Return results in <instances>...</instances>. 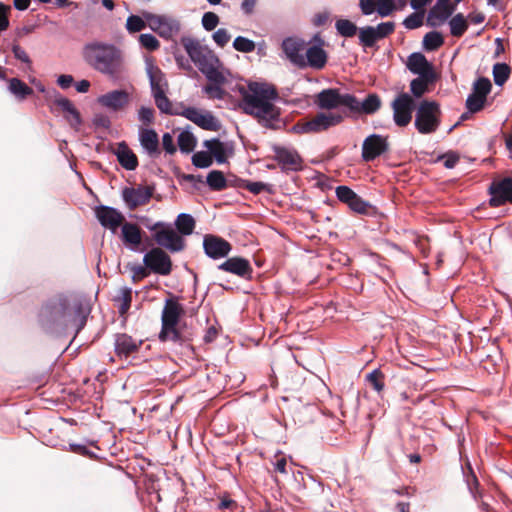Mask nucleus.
<instances>
[{"label": "nucleus", "mask_w": 512, "mask_h": 512, "mask_svg": "<svg viewBox=\"0 0 512 512\" xmlns=\"http://www.w3.org/2000/svg\"><path fill=\"white\" fill-rule=\"evenodd\" d=\"M87 312L79 302L70 303L64 296L50 299L39 313L41 326L52 331L55 328H74L79 332L86 324Z\"/></svg>", "instance_id": "obj_1"}, {"label": "nucleus", "mask_w": 512, "mask_h": 512, "mask_svg": "<svg viewBox=\"0 0 512 512\" xmlns=\"http://www.w3.org/2000/svg\"><path fill=\"white\" fill-rule=\"evenodd\" d=\"M241 107L247 114L253 115L260 123L270 126L279 116V109L272 103L277 98L275 88L266 83L251 82L247 89L241 90Z\"/></svg>", "instance_id": "obj_2"}, {"label": "nucleus", "mask_w": 512, "mask_h": 512, "mask_svg": "<svg viewBox=\"0 0 512 512\" xmlns=\"http://www.w3.org/2000/svg\"><path fill=\"white\" fill-rule=\"evenodd\" d=\"M82 57L91 68L112 79H118L124 72L123 53L113 44L89 42L83 47Z\"/></svg>", "instance_id": "obj_3"}, {"label": "nucleus", "mask_w": 512, "mask_h": 512, "mask_svg": "<svg viewBox=\"0 0 512 512\" xmlns=\"http://www.w3.org/2000/svg\"><path fill=\"white\" fill-rule=\"evenodd\" d=\"M181 44L190 59L209 81L224 83L225 77L217 68L219 60L213 51L202 45L199 40L191 37L182 38Z\"/></svg>", "instance_id": "obj_4"}, {"label": "nucleus", "mask_w": 512, "mask_h": 512, "mask_svg": "<svg viewBox=\"0 0 512 512\" xmlns=\"http://www.w3.org/2000/svg\"><path fill=\"white\" fill-rule=\"evenodd\" d=\"M183 314L184 307L177 299L168 298L165 300L161 314L160 341H171L176 344H184L190 341V336L180 327V319Z\"/></svg>", "instance_id": "obj_5"}, {"label": "nucleus", "mask_w": 512, "mask_h": 512, "mask_svg": "<svg viewBox=\"0 0 512 512\" xmlns=\"http://www.w3.org/2000/svg\"><path fill=\"white\" fill-rule=\"evenodd\" d=\"M325 47V40L319 34H316L307 44L304 52L299 49L290 51V62L300 68L310 67L314 70H322L328 61V53Z\"/></svg>", "instance_id": "obj_6"}, {"label": "nucleus", "mask_w": 512, "mask_h": 512, "mask_svg": "<svg viewBox=\"0 0 512 512\" xmlns=\"http://www.w3.org/2000/svg\"><path fill=\"white\" fill-rule=\"evenodd\" d=\"M146 227L153 233V239L162 249H166L171 253L181 252L186 247L185 239L166 222H156Z\"/></svg>", "instance_id": "obj_7"}, {"label": "nucleus", "mask_w": 512, "mask_h": 512, "mask_svg": "<svg viewBox=\"0 0 512 512\" xmlns=\"http://www.w3.org/2000/svg\"><path fill=\"white\" fill-rule=\"evenodd\" d=\"M441 109L436 101L423 100L415 115V127L421 134L434 133L441 123Z\"/></svg>", "instance_id": "obj_8"}, {"label": "nucleus", "mask_w": 512, "mask_h": 512, "mask_svg": "<svg viewBox=\"0 0 512 512\" xmlns=\"http://www.w3.org/2000/svg\"><path fill=\"white\" fill-rule=\"evenodd\" d=\"M343 119V116L337 112H321L310 120L303 119L297 122L292 130L298 134L319 133L340 124Z\"/></svg>", "instance_id": "obj_9"}, {"label": "nucleus", "mask_w": 512, "mask_h": 512, "mask_svg": "<svg viewBox=\"0 0 512 512\" xmlns=\"http://www.w3.org/2000/svg\"><path fill=\"white\" fill-rule=\"evenodd\" d=\"M353 95L351 94H340L338 89H324L316 95L315 104L320 109L332 110L339 106H345L349 108L353 103Z\"/></svg>", "instance_id": "obj_10"}, {"label": "nucleus", "mask_w": 512, "mask_h": 512, "mask_svg": "<svg viewBox=\"0 0 512 512\" xmlns=\"http://www.w3.org/2000/svg\"><path fill=\"white\" fill-rule=\"evenodd\" d=\"M145 19L149 28L162 38L170 39L180 31L179 21L172 17L146 14Z\"/></svg>", "instance_id": "obj_11"}, {"label": "nucleus", "mask_w": 512, "mask_h": 512, "mask_svg": "<svg viewBox=\"0 0 512 512\" xmlns=\"http://www.w3.org/2000/svg\"><path fill=\"white\" fill-rule=\"evenodd\" d=\"M144 265L156 274L169 275L172 271L170 256L160 247H154L143 257Z\"/></svg>", "instance_id": "obj_12"}, {"label": "nucleus", "mask_w": 512, "mask_h": 512, "mask_svg": "<svg viewBox=\"0 0 512 512\" xmlns=\"http://www.w3.org/2000/svg\"><path fill=\"white\" fill-rule=\"evenodd\" d=\"M393 118L400 127L407 126L412 119L414 100L407 93L398 95L392 103Z\"/></svg>", "instance_id": "obj_13"}, {"label": "nucleus", "mask_w": 512, "mask_h": 512, "mask_svg": "<svg viewBox=\"0 0 512 512\" xmlns=\"http://www.w3.org/2000/svg\"><path fill=\"white\" fill-rule=\"evenodd\" d=\"M153 193L154 187L138 185L137 187H125L122 191V197L127 207L134 210L149 203Z\"/></svg>", "instance_id": "obj_14"}, {"label": "nucleus", "mask_w": 512, "mask_h": 512, "mask_svg": "<svg viewBox=\"0 0 512 512\" xmlns=\"http://www.w3.org/2000/svg\"><path fill=\"white\" fill-rule=\"evenodd\" d=\"M181 115L204 130L218 131L221 127L218 119L209 111L187 107L183 109Z\"/></svg>", "instance_id": "obj_15"}, {"label": "nucleus", "mask_w": 512, "mask_h": 512, "mask_svg": "<svg viewBox=\"0 0 512 512\" xmlns=\"http://www.w3.org/2000/svg\"><path fill=\"white\" fill-rule=\"evenodd\" d=\"M489 192L491 195L490 206L499 207L507 202L512 203V178H503L491 183Z\"/></svg>", "instance_id": "obj_16"}, {"label": "nucleus", "mask_w": 512, "mask_h": 512, "mask_svg": "<svg viewBox=\"0 0 512 512\" xmlns=\"http://www.w3.org/2000/svg\"><path fill=\"white\" fill-rule=\"evenodd\" d=\"M389 148L388 138L379 134L368 136L362 144V159L366 162L375 160Z\"/></svg>", "instance_id": "obj_17"}, {"label": "nucleus", "mask_w": 512, "mask_h": 512, "mask_svg": "<svg viewBox=\"0 0 512 512\" xmlns=\"http://www.w3.org/2000/svg\"><path fill=\"white\" fill-rule=\"evenodd\" d=\"M203 249L209 258L216 260L226 257L230 253L232 246L220 236L207 234L203 239Z\"/></svg>", "instance_id": "obj_18"}, {"label": "nucleus", "mask_w": 512, "mask_h": 512, "mask_svg": "<svg viewBox=\"0 0 512 512\" xmlns=\"http://www.w3.org/2000/svg\"><path fill=\"white\" fill-rule=\"evenodd\" d=\"M95 214L100 224L113 233L125 222L124 215L113 207L99 206L96 208Z\"/></svg>", "instance_id": "obj_19"}, {"label": "nucleus", "mask_w": 512, "mask_h": 512, "mask_svg": "<svg viewBox=\"0 0 512 512\" xmlns=\"http://www.w3.org/2000/svg\"><path fill=\"white\" fill-rule=\"evenodd\" d=\"M130 101V96L125 90H113L97 98V102L114 112L124 109Z\"/></svg>", "instance_id": "obj_20"}, {"label": "nucleus", "mask_w": 512, "mask_h": 512, "mask_svg": "<svg viewBox=\"0 0 512 512\" xmlns=\"http://www.w3.org/2000/svg\"><path fill=\"white\" fill-rule=\"evenodd\" d=\"M53 94V103L64 113V117L70 126L78 128L82 123L79 111L68 98L62 96L59 92L54 90Z\"/></svg>", "instance_id": "obj_21"}, {"label": "nucleus", "mask_w": 512, "mask_h": 512, "mask_svg": "<svg viewBox=\"0 0 512 512\" xmlns=\"http://www.w3.org/2000/svg\"><path fill=\"white\" fill-rule=\"evenodd\" d=\"M218 269L237 275L244 279H251L252 266L250 262L242 257H232L218 266Z\"/></svg>", "instance_id": "obj_22"}, {"label": "nucleus", "mask_w": 512, "mask_h": 512, "mask_svg": "<svg viewBox=\"0 0 512 512\" xmlns=\"http://www.w3.org/2000/svg\"><path fill=\"white\" fill-rule=\"evenodd\" d=\"M142 230L132 222H124L121 226V240L132 251H138L142 243Z\"/></svg>", "instance_id": "obj_23"}, {"label": "nucleus", "mask_w": 512, "mask_h": 512, "mask_svg": "<svg viewBox=\"0 0 512 512\" xmlns=\"http://www.w3.org/2000/svg\"><path fill=\"white\" fill-rule=\"evenodd\" d=\"M454 7L448 0H439L429 11L427 22L432 27H439L452 15Z\"/></svg>", "instance_id": "obj_24"}, {"label": "nucleus", "mask_w": 512, "mask_h": 512, "mask_svg": "<svg viewBox=\"0 0 512 512\" xmlns=\"http://www.w3.org/2000/svg\"><path fill=\"white\" fill-rule=\"evenodd\" d=\"M139 141L144 151L151 157L156 158L160 155V144L158 134L153 129L140 128Z\"/></svg>", "instance_id": "obj_25"}, {"label": "nucleus", "mask_w": 512, "mask_h": 512, "mask_svg": "<svg viewBox=\"0 0 512 512\" xmlns=\"http://www.w3.org/2000/svg\"><path fill=\"white\" fill-rule=\"evenodd\" d=\"M407 68L413 73L420 75H436L433 65L426 57L419 52L412 53L407 60Z\"/></svg>", "instance_id": "obj_26"}, {"label": "nucleus", "mask_w": 512, "mask_h": 512, "mask_svg": "<svg viewBox=\"0 0 512 512\" xmlns=\"http://www.w3.org/2000/svg\"><path fill=\"white\" fill-rule=\"evenodd\" d=\"M352 106H349V110L358 114H374L381 107V99L375 94H369L362 102L353 96Z\"/></svg>", "instance_id": "obj_27"}, {"label": "nucleus", "mask_w": 512, "mask_h": 512, "mask_svg": "<svg viewBox=\"0 0 512 512\" xmlns=\"http://www.w3.org/2000/svg\"><path fill=\"white\" fill-rule=\"evenodd\" d=\"M141 344L142 341H137L125 333L118 334L115 339V351L118 356L128 357L137 352Z\"/></svg>", "instance_id": "obj_28"}, {"label": "nucleus", "mask_w": 512, "mask_h": 512, "mask_svg": "<svg viewBox=\"0 0 512 512\" xmlns=\"http://www.w3.org/2000/svg\"><path fill=\"white\" fill-rule=\"evenodd\" d=\"M114 153L120 165L126 170H135L137 168V156L124 141L117 144Z\"/></svg>", "instance_id": "obj_29"}, {"label": "nucleus", "mask_w": 512, "mask_h": 512, "mask_svg": "<svg viewBox=\"0 0 512 512\" xmlns=\"http://www.w3.org/2000/svg\"><path fill=\"white\" fill-rule=\"evenodd\" d=\"M436 80V75H420L419 77L413 79L410 83L411 93L419 98L424 95L428 91L429 85L433 84Z\"/></svg>", "instance_id": "obj_30"}, {"label": "nucleus", "mask_w": 512, "mask_h": 512, "mask_svg": "<svg viewBox=\"0 0 512 512\" xmlns=\"http://www.w3.org/2000/svg\"><path fill=\"white\" fill-rule=\"evenodd\" d=\"M175 227L182 237L191 235L195 229V220L190 214L181 213L175 220Z\"/></svg>", "instance_id": "obj_31"}, {"label": "nucleus", "mask_w": 512, "mask_h": 512, "mask_svg": "<svg viewBox=\"0 0 512 512\" xmlns=\"http://www.w3.org/2000/svg\"><path fill=\"white\" fill-rule=\"evenodd\" d=\"M204 146L209 150L211 156H213L218 163L221 164L226 162V146L219 139L206 140L204 142Z\"/></svg>", "instance_id": "obj_32"}, {"label": "nucleus", "mask_w": 512, "mask_h": 512, "mask_svg": "<svg viewBox=\"0 0 512 512\" xmlns=\"http://www.w3.org/2000/svg\"><path fill=\"white\" fill-rule=\"evenodd\" d=\"M148 75L150 79L152 95L157 94L158 91H165L167 82L159 68L151 66L148 69Z\"/></svg>", "instance_id": "obj_33"}, {"label": "nucleus", "mask_w": 512, "mask_h": 512, "mask_svg": "<svg viewBox=\"0 0 512 512\" xmlns=\"http://www.w3.org/2000/svg\"><path fill=\"white\" fill-rule=\"evenodd\" d=\"M8 89L13 95L21 100L33 94V89L18 78H12L9 80Z\"/></svg>", "instance_id": "obj_34"}, {"label": "nucleus", "mask_w": 512, "mask_h": 512, "mask_svg": "<svg viewBox=\"0 0 512 512\" xmlns=\"http://www.w3.org/2000/svg\"><path fill=\"white\" fill-rule=\"evenodd\" d=\"M206 182L214 191H222L227 187V180L219 170H212L208 173Z\"/></svg>", "instance_id": "obj_35"}, {"label": "nucleus", "mask_w": 512, "mask_h": 512, "mask_svg": "<svg viewBox=\"0 0 512 512\" xmlns=\"http://www.w3.org/2000/svg\"><path fill=\"white\" fill-rule=\"evenodd\" d=\"M450 32L455 37H461L467 30V20L462 14H456L449 22Z\"/></svg>", "instance_id": "obj_36"}, {"label": "nucleus", "mask_w": 512, "mask_h": 512, "mask_svg": "<svg viewBox=\"0 0 512 512\" xmlns=\"http://www.w3.org/2000/svg\"><path fill=\"white\" fill-rule=\"evenodd\" d=\"M444 43V39L439 32L432 31L427 33L423 39V47L427 51H435Z\"/></svg>", "instance_id": "obj_37"}, {"label": "nucleus", "mask_w": 512, "mask_h": 512, "mask_svg": "<svg viewBox=\"0 0 512 512\" xmlns=\"http://www.w3.org/2000/svg\"><path fill=\"white\" fill-rule=\"evenodd\" d=\"M178 146L183 153L192 152L196 146L195 136L188 131L181 132L178 136Z\"/></svg>", "instance_id": "obj_38"}, {"label": "nucleus", "mask_w": 512, "mask_h": 512, "mask_svg": "<svg viewBox=\"0 0 512 512\" xmlns=\"http://www.w3.org/2000/svg\"><path fill=\"white\" fill-rule=\"evenodd\" d=\"M379 38L373 26H366L359 29V41L364 47H372Z\"/></svg>", "instance_id": "obj_39"}, {"label": "nucleus", "mask_w": 512, "mask_h": 512, "mask_svg": "<svg viewBox=\"0 0 512 512\" xmlns=\"http://www.w3.org/2000/svg\"><path fill=\"white\" fill-rule=\"evenodd\" d=\"M511 73L510 67L505 63H497L493 67V77L494 82L501 86L503 85L509 78Z\"/></svg>", "instance_id": "obj_40"}, {"label": "nucleus", "mask_w": 512, "mask_h": 512, "mask_svg": "<svg viewBox=\"0 0 512 512\" xmlns=\"http://www.w3.org/2000/svg\"><path fill=\"white\" fill-rule=\"evenodd\" d=\"M491 88V81L488 78L481 77L474 82L472 93L487 100Z\"/></svg>", "instance_id": "obj_41"}, {"label": "nucleus", "mask_w": 512, "mask_h": 512, "mask_svg": "<svg viewBox=\"0 0 512 512\" xmlns=\"http://www.w3.org/2000/svg\"><path fill=\"white\" fill-rule=\"evenodd\" d=\"M118 301H120V306H119V314L120 316L124 317L128 310L130 309V306H131V301H132V291L130 288H122L120 290V295L118 296Z\"/></svg>", "instance_id": "obj_42"}, {"label": "nucleus", "mask_w": 512, "mask_h": 512, "mask_svg": "<svg viewBox=\"0 0 512 512\" xmlns=\"http://www.w3.org/2000/svg\"><path fill=\"white\" fill-rule=\"evenodd\" d=\"M337 32L343 37H353L357 33V26L347 19H340L336 22Z\"/></svg>", "instance_id": "obj_43"}, {"label": "nucleus", "mask_w": 512, "mask_h": 512, "mask_svg": "<svg viewBox=\"0 0 512 512\" xmlns=\"http://www.w3.org/2000/svg\"><path fill=\"white\" fill-rule=\"evenodd\" d=\"M255 47L254 41L243 36H238L233 41V48L242 53L253 52Z\"/></svg>", "instance_id": "obj_44"}, {"label": "nucleus", "mask_w": 512, "mask_h": 512, "mask_svg": "<svg viewBox=\"0 0 512 512\" xmlns=\"http://www.w3.org/2000/svg\"><path fill=\"white\" fill-rule=\"evenodd\" d=\"M335 193H336V197L338 198V200L340 202L346 204L347 206L358 195L350 187L345 186V185L336 187Z\"/></svg>", "instance_id": "obj_45"}, {"label": "nucleus", "mask_w": 512, "mask_h": 512, "mask_svg": "<svg viewBox=\"0 0 512 512\" xmlns=\"http://www.w3.org/2000/svg\"><path fill=\"white\" fill-rule=\"evenodd\" d=\"M147 21L137 15H131L127 18L126 29L129 33L140 32L146 28Z\"/></svg>", "instance_id": "obj_46"}, {"label": "nucleus", "mask_w": 512, "mask_h": 512, "mask_svg": "<svg viewBox=\"0 0 512 512\" xmlns=\"http://www.w3.org/2000/svg\"><path fill=\"white\" fill-rule=\"evenodd\" d=\"M212 156L209 152L199 151L192 156V163L198 168H208L212 165Z\"/></svg>", "instance_id": "obj_47"}, {"label": "nucleus", "mask_w": 512, "mask_h": 512, "mask_svg": "<svg viewBox=\"0 0 512 512\" xmlns=\"http://www.w3.org/2000/svg\"><path fill=\"white\" fill-rule=\"evenodd\" d=\"M367 381L377 392H381L384 389V374L379 369H375L369 373L367 375Z\"/></svg>", "instance_id": "obj_48"}, {"label": "nucleus", "mask_w": 512, "mask_h": 512, "mask_svg": "<svg viewBox=\"0 0 512 512\" xmlns=\"http://www.w3.org/2000/svg\"><path fill=\"white\" fill-rule=\"evenodd\" d=\"M486 99L471 93L466 100V107L469 112L476 113L483 109Z\"/></svg>", "instance_id": "obj_49"}, {"label": "nucleus", "mask_w": 512, "mask_h": 512, "mask_svg": "<svg viewBox=\"0 0 512 512\" xmlns=\"http://www.w3.org/2000/svg\"><path fill=\"white\" fill-rule=\"evenodd\" d=\"M140 45L148 51H155L160 47V42L152 34H141L139 36Z\"/></svg>", "instance_id": "obj_50"}, {"label": "nucleus", "mask_w": 512, "mask_h": 512, "mask_svg": "<svg viewBox=\"0 0 512 512\" xmlns=\"http://www.w3.org/2000/svg\"><path fill=\"white\" fill-rule=\"evenodd\" d=\"M157 108L162 113H170L171 102L165 94V91H158L157 94L153 95Z\"/></svg>", "instance_id": "obj_51"}, {"label": "nucleus", "mask_w": 512, "mask_h": 512, "mask_svg": "<svg viewBox=\"0 0 512 512\" xmlns=\"http://www.w3.org/2000/svg\"><path fill=\"white\" fill-rule=\"evenodd\" d=\"M348 207L355 213L358 214H367L370 208L368 202L362 199L359 195H357L351 203H349Z\"/></svg>", "instance_id": "obj_52"}, {"label": "nucleus", "mask_w": 512, "mask_h": 512, "mask_svg": "<svg viewBox=\"0 0 512 512\" xmlns=\"http://www.w3.org/2000/svg\"><path fill=\"white\" fill-rule=\"evenodd\" d=\"M219 24V17L214 12H206L202 16V26L206 31L214 30Z\"/></svg>", "instance_id": "obj_53"}, {"label": "nucleus", "mask_w": 512, "mask_h": 512, "mask_svg": "<svg viewBox=\"0 0 512 512\" xmlns=\"http://www.w3.org/2000/svg\"><path fill=\"white\" fill-rule=\"evenodd\" d=\"M155 118V111L152 107L142 106L138 110V119L143 125H150L153 123Z\"/></svg>", "instance_id": "obj_54"}, {"label": "nucleus", "mask_w": 512, "mask_h": 512, "mask_svg": "<svg viewBox=\"0 0 512 512\" xmlns=\"http://www.w3.org/2000/svg\"><path fill=\"white\" fill-rule=\"evenodd\" d=\"M395 9V4L392 0H377L376 11L381 17L390 15Z\"/></svg>", "instance_id": "obj_55"}, {"label": "nucleus", "mask_w": 512, "mask_h": 512, "mask_svg": "<svg viewBox=\"0 0 512 512\" xmlns=\"http://www.w3.org/2000/svg\"><path fill=\"white\" fill-rule=\"evenodd\" d=\"M212 38L219 47H224L230 41L231 35L227 29L220 28L213 33Z\"/></svg>", "instance_id": "obj_56"}, {"label": "nucleus", "mask_w": 512, "mask_h": 512, "mask_svg": "<svg viewBox=\"0 0 512 512\" xmlns=\"http://www.w3.org/2000/svg\"><path fill=\"white\" fill-rule=\"evenodd\" d=\"M374 29L378 38L383 39L394 32L395 24L394 22H383L374 27Z\"/></svg>", "instance_id": "obj_57"}, {"label": "nucleus", "mask_w": 512, "mask_h": 512, "mask_svg": "<svg viewBox=\"0 0 512 512\" xmlns=\"http://www.w3.org/2000/svg\"><path fill=\"white\" fill-rule=\"evenodd\" d=\"M222 83L213 82V84L206 85L204 87L205 93L213 99H223L224 91L221 88Z\"/></svg>", "instance_id": "obj_58"}, {"label": "nucleus", "mask_w": 512, "mask_h": 512, "mask_svg": "<svg viewBox=\"0 0 512 512\" xmlns=\"http://www.w3.org/2000/svg\"><path fill=\"white\" fill-rule=\"evenodd\" d=\"M403 24L407 29L419 28L423 24V16L418 13H413L404 20Z\"/></svg>", "instance_id": "obj_59"}, {"label": "nucleus", "mask_w": 512, "mask_h": 512, "mask_svg": "<svg viewBox=\"0 0 512 512\" xmlns=\"http://www.w3.org/2000/svg\"><path fill=\"white\" fill-rule=\"evenodd\" d=\"M149 268L146 266L135 265L131 268L133 282H139L149 275Z\"/></svg>", "instance_id": "obj_60"}, {"label": "nucleus", "mask_w": 512, "mask_h": 512, "mask_svg": "<svg viewBox=\"0 0 512 512\" xmlns=\"http://www.w3.org/2000/svg\"><path fill=\"white\" fill-rule=\"evenodd\" d=\"M267 184L263 182H252V181H245L243 184V188L248 190L249 192L257 195L261 192L265 191L267 189Z\"/></svg>", "instance_id": "obj_61"}, {"label": "nucleus", "mask_w": 512, "mask_h": 512, "mask_svg": "<svg viewBox=\"0 0 512 512\" xmlns=\"http://www.w3.org/2000/svg\"><path fill=\"white\" fill-rule=\"evenodd\" d=\"M274 158L281 165L282 170H286L288 168V150L286 148H275Z\"/></svg>", "instance_id": "obj_62"}, {"label": "nucleus", "mask_w": 512, "mask_h": 512, "mask_svg": "<svg viewBox=\"0 0 512 512\" xmlns=\"http://www.w3.org/2000/svg\"><path fill=\"white\" fill-rule=\"evenodd\" d=\"M359 6L364 15H371L376 11L377 0H360Z\"/></svg>", "instance_id": "obj_63"}, {"label": "nucleus", "mask_w": 512, "mask_h": 512, "mask_svg": "<svg viewBox=\"0 0 512 512\" xmlns=\"http://www.w3.org/2000/svg\"><path fill=\"white\" fill-rule=\"evenodd\" d=\"M162 146L163 149L168 154H174L176 152V146L174 144V139L170 133H165L162 137Z\"/></svg>", "instance_id": "obj_64"}]
</instances>
